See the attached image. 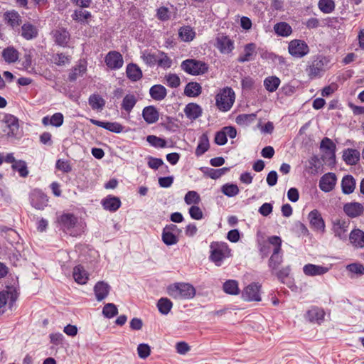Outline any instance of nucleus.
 Returning <instances> with one entry per match:
<instances>
[{
    "mask_svg": "<svg viewBox=\"0 0 364 364\" xmlns=\"http://www.w3.org/2000/svg\"><path fill=\"white\" fill-rule=\"evenodd\" d=\"M184 200L187 205H191L192 203L198 204L200 201V198L196 191H189L186 193L184 197Z\"/></svg>",
    "mask_w": 364,
    "mask_h": 364,
    "instance_id": "58",
    "label": "nucleus"
},
{
    "mask_svg": "<svg viewBox=\"0 0 364 364\" xmlns=\"http://www.w3.org/2000/svg\"><path fill=\"white\" fill-rule=\"evenodd\" d=\"M161 58H157V65L164 68V69H168L171 68L172 65V60L164 52L161 53Z\"/></svg>",
    "mask_w": 364,
    "mask_h": 364,
    "instance_id": "60",
    "label": "nucleus"
},
{
    "mask_svg": "<svg viewBox=\"0 0 364 364\" xmlns=\"http://www.w3.org/2000/svg\"><path fill=\"white\" fill-rule=\"evenodd\" d=\"M325 316L324 311L317 306H312L305 314V318L311 323L321 324Z\"/></svg>",
    "mask_w": 364,
    "mask_h": 364,
    "instance_id": "17",
    "label": "nucleus"
},
{
    "mask_svg": "<svg viewBox=\"0 0 364 364\" xmlns=\"http://www.w3.org/2000/svg\"><path fill=\"white\" fill-rule=\"evenodd\" d=\"M3 123L5 127L9 129L7 134L10 136H16L18 134L19 124L18 119L15 116L7 114L4 116Z\"/></svg>",
    "mask_w": 364,
    "mask_h": 364,
    "instance_id": "16",
    "label": "nucleus"
},
{
    "mask_svg": "<svg viewBox=\"0 0 364 364\" xmlns=\"http://www.w3.org/2000/svg\"><path fill=\"white\" fill-rule=\"evenodd\" d=\"M181 68L183 71L192 75L204 74L208 70V66L205 63L196 59L183 60L181 64Z\"/></svg>",
    "mask_w": 364,
    "mask_h": 364,
    "instance_id": "5",
    "label": "nucleus"
},
{
    "mask_svg": "<svg viewBox=\"0 0 364 364\" xmlns=\"http://www.w3.org/2000/svg\"><path fill=\"white\" fill-rule=\"evenodd\" d=\"M268 242L274 246L273 252H282V239L279 236H271L268 238Z\"/></svg>",
    "mask_w": 364,
    "mask_h": 364,
    "instance_id": "63",
    "label": "nucleus"
},
{
    "mask_svg": "<svg viewBox=\"0 0 364 364\" xmlns=\"http://www.w3.org/2000/svg\"><path fill=\"white\" fill-rule=\"evenodd\" d=\"M161 239L164 244L168 246L173 245L178 243V237L176 235L171 233L163 229Z\"/></svg>",
    "mask_w": 364,
    "mask_h": 364,
    "instance_id": "54",
    "label": "nucleus"
},
{
    "mask_svg": "<svg viewBox=\"0 0 364 364\" xmlns=\"http://www.w3.org/2000/svg\"><path fill=\"white\" fill-rule=\"evenodd\" d=\"M71 56L63 53L53 54L52 62L58 66H64L70 63Z\"/></svg>",
    "mask_w": 364,
    "mask_h": 364,
    "instance_id": "45",
    "label": "nucleus"
},
{
    "mask_svg": "<svg viewBox=\"0 0 364 364\" xmlns=\"http://www.w3.org/2000/svg\"><path fill=\"white\" fill-rule=\"evenodd\" d=\"M173 306L171 301L167 298H161L157 303V307L159 312L164 315H167Z\"/></svg>",
    "mask_w": 364,
    "mask_h": 364,
    "instance_id": "47",
    "label": "nucleus"
},
{
    "mask_svg": "<svg viewBox=\"0 0 364 364\" xmlns=\"http://www.w3.org/2000/svg\"><path fill=\"white\" fill-rule=\"evenodd\" d=\"M21 31V36L27 41L35 39L38 36V29L30 22L24 23Z\"/></svg>",
    "mask_w": 364,
    "mask_h": 364,
    "instance_id": "21",
    "label": "nucleus"
},
{
    "mask_svg": "<svg viewBox=\"0 0 364 364\" xmlns=\"http://www.w3.org/2000/svg\"><path fill=\"white\" fill-rule=\"evenodd\" d=\"M137 102V99L135 95L128 94L125 95L122 100V109L125 110L127 113L131 112Z\"/></svg>",
    "mask_w": 364,
    "mask_h": 364,
    "instance_id": "43",
    "label": "nucleus"
},
{
    "mask_svg": "<svg viewBox=\"0 0 364 364\" xmlns=\"http://www.w3.org/2000/svg\"><path fill=\"white\" fill-rule=\"evenodd\" d=\"M289 53L294 58H301L309 53L307 43L302 40L294 39L290 41L288 46Z\"/></svg>",
    "mask_w": 364,
    "mask_h": 364,
    "instance_id": "7",
    "label": "nucleus"
},
{
    "mask_svg": "<svg viewBox=\"0 0 364 364\" xmlns=\"http://www.w3.org/2000/svg\"><path fill=\"white\" fill-rule=\"evenodd\" d=\"M342 191L344 194L352 193L355 188V180L351 175L343 176L341 181Z\"/></svg>",
    "mask_w": 364,
    "mask_h": 364,
    "instance_id": "34",
    "label": "nucleus"
},
{
    "mask_svg": "<svg viewBox=\"0 0 364 364\" xmlns=\"http://www.w3.org/2000/svg\"><path fill=\"white\" fill-rule=\"evenodd\" d=\"M280 83V79L276 76L267 77L264 80V86L265 89L269 92L276 91Z\"/></svg>",
    "mask_w": 364,
    "mask_h": 364,
    "instance_id": "42",
    "label": "nucleus"
},
{
    "mask_svg": "<svg viewBox=\"0 0 364 364\" xmlns=\"http://www.w3.org/2000/svg\"><path fill=\"white\" fill-rule=\"evenodd\" d=\"M257 55L256 45L254 43H250L244 46V53L240 54L237 58L239 63H245L253 60Z\"/></svg>",
    "mask_w": 364,
    "mask_h": 364,
    "instance_id": "20",
    "label": "nucleus"
},
{
    "mask_svg": "<svg viewBox=\"0 0 364 364\" xmlns=\"http://www.w3.org/2000/svg\"><path fill=\"white\" fill-rule=\"evenodd\" d=\"M137 353L139 357L145 359L151 353V349L148 344L141 343L137 347Z\"/></svg>",
    "mask_w": 364,
    "mask_h": 364,
    "instance_id": "62",
    "label": "nucleus"
},
{
    "mask_svg": "<svg viewBox=\"0 0 364 364\" xmlns=\"http://www.w3.org/2000/svg\"><path fill=\"white\" fill-rule=\"evenodd\" d=\"M105 63L112 70H117L122 67L124 60L122 54L117 51H109L105 56Z\"/></svg>",
    "mask_w": 364,
    "mask_h": 364,
    "instance_id": "14",
    "label": "nucleus"
},
{
    "mask_svg": "<svg viewBox=\"0 0 364 364\" xmlns=\"http://www.w3.org/2000/svg\"><path fill=\"white\" fill-rule=\"evenodd\" d=\"M73 277L79 284H85L89 279V274L85 268L79 264L73 268Z\"/></svg>",
    "mask_w": 364,
    "mask_h": 364,
    "instance_id": "29",
    "label": "nucleus"
},
{
    "mask_svg": "<svg viewBox=\"0 0 364 364\" xmlns=\"http://www.w3.org/2000/svg\"><path fill=\"white\" fill-rule=\"evenodd\" d=\"M231 256V250L225 242L214 241L210 245L209 260L217 267H220L224 260Z\"/></svg>",
    "mask_w": 364,
    "mask_h": 364,
    "instance_id": "2",
    "label": "nucleus"
},
{
    "mask_svg": "<svg viewBox=\"0 0 364 364\" xmlns=\"http://www.w3.org/2000/svg\"><path fill=\"white\" fill-rule=\"evenodd\" d=\"M51 34L55 44L63 48L68 47L70 34L66 28H57L52 31Z\"/></svg>",
    "mask_w": 364,
    "mask_h": 364,
    "instance_id": "13",
    "label": "nucleus"
},
{
    "mask_svg": "<svg viewBox=\"0 0 364 364\" xmlns=\"http://www.w3.org/2000/svg\"><path fill=\"white\" fill-rule=\"evenodd\" d=\"M311 228L314 230L323 233L326 231V225L320 212L314 209L308 215Z\"/></svg>",
    "mask_w": 364,
    "mask_h": 364,
    "instance_id": "11",
    "label": "nucleus"
},
{
    "mask_svg": "<svg viewBox=\"0 0 364 364\" xmlns=\"http://www.w3.org/2000/svg\"><path fill=\"white\" fill-rule=\"evenodd\" d=\"M110 286L103 281L97 282L94 287L95 295L98 301L105 299L108 296Z\"/></svg>",
    "mask_w": 364,
    "mask_h": 364,
    "instance_id": "24",
    "label": "nucleus"
},
{
    "mask_svg": "<svg viewBox=\"0 0 364 364\" xmlns=\"http://www.w3.org/2000/svg\"><path fill=\"white\" fill-rule=\"evenodd\" d=\"M149 95L153 100L156 101H161L166 98L167 95V90L162 85H154L149 89Z\"/></svg>",
    "mask_w": 364,
    "mask_h": 364,
    "instance_id": "30",
    "label": "nucleus"
},
{
    "mask_svg": "<svg viewBox=\"0 0 364 364\" xmlns=\"http://www.w3.org/2000/svg\"><path fill=\"white\" fill-rule=\"evenodd\" d=\"M336 181L337 178L334 173H325L319 180V188L323 192H330L334 188Z\"/></svg>",
    "mask_w": 364,
    "mask_h": 364,
    "instance_id": "15",
    "label": "nucleus"
},
{
    "mask_svg": "<svg viewBox=\"0 0 364 364\" xmlns=\"http://www.w3.org/2000/svg\"><path fill=\"white\" fill-rule=\"evenodd\" d=\"M118 314V309L115 304L112 303H108L105 305L102 309V314L105 317L111 318L117 316Z\"/></svg>",
    "mask_w": 364,
    "mask_h": 364,
    "instance_id": "56",
    "label": "nucleus"
},
{
    "mask_svg": "<svg viewBox=\"0 0 364 364\" xmlns=\"http://www.w3.org/2000/svg\"><path fill=\"white\" fill-rule=\"evenodd\" d=\"M184 93L188 97H197L201 93V86L196 82H188L185 87Z\"/></svg>",
    "mask_w": 364,
    "mask_h": 364,
    "instance_id": "41",
    "label": "nucleus"
},
{
    "mask_svg": "<svg viewBox=\"0 0 364 364\" xmlns=\"http://www.w3.org/2000/svg\"><path fill=\"white\" fill-rule=\"evenodd\" d=\"M156 17L162 21H168L171 18L169 9L166 6L159 7L156 11Z\"/></svg>",
    "mask_w": 364,
    "mask_h": 364,
    "instance_id": "61",
    "label": "nucleus"
},
{
    "mask_svg": "<svg viewBox=\"0 0 364 364\" xmlns=\"http://www.w3.org/2000/svg\"><path fill=\"white\" fill-rule=\"evenodd\" d=\"M142 117L147 124H154L159 120V112L154 106L149 105L143 109Z\"/></svg>",
    "mask_w": 364,
    "mask_h": 364,
    "instance_id": "22",
    "label": "nucleus"
},
{
    "mask_svg": "<svg viewBox=\"0 0 364 364\" xmlns=\"http://www.w3.org/2000/svg\"><path fill=\"white\" fill-rule=\"evenodd\" d=\"M350 225V220L343 218H336L332 221V231L336 237L346 241L347 240V232Z\"/></svg>",
    "mask_w": 364,
    "mask_h": 364,
    "instance_id": "6",
    "label": "nucleus"
},
{
    "mask_svg": "<svg viewBox=\"0 0 364 364\" xmlns=\"http://www.w3.org/2000/svg\"><path fill=\"white\" fill-rule=\"evenodd\" d=\"M101 204L104 209L115 212L120 208L121 201L119 198L109 195L102 200Z\"/></svg>",
    "mask_w": 364,
    "mask_h": 364,
    "instance_id": "25",
    "label": "nucleus"
},
{
    "mask_svg": "<svg viewBox=\"0 0 364 364\" xmlns=\"http://www.w3.org/2000/svg\"><path fill=\"white\" fill-rule=\"evenodd\" d=\"M320 148L325 151L330 159H335L336 146L331 139L324 137L321 141Z\"/></svg>",
    "mask_w": 364,
    "mask_h": 364,
    "instance_id": "31",
    "label": "nucleus"
},
{
    "mask_svg": "<svg viewBox=\"0 0 364 364\" xmlns=\"http://www.w3.org/2000/svg\"><path fill=\"white\" fill-rule=\"evenodd\" d=\"M274 30L277 35L282 37H287L292 33L291 26L286 22H279L274 26Z\"/></svg>",
    "mask_w": 364,
    "mask_h": 364,
    "instance_id": "37",
    "label": "nucleus"
},
{
    "mask_svg": "<svg viewBox=\"0 0 364 364\" xmlns=\"http://www.w3.org/2000/svg\"><path fill=\"white\" fill-rule=\"evenodd\" d=\"M261 285L258 283L253 282L246 287L242 291V296L244 300L248 301H259Z\"/></svg>",
    "mask_w": 364,
    "mask_h": 364,
    "instance_id": "10",
    "label": "nucleus"
},
{
    "mask_svg": "<svg viewBox=\"0 0 364 364\" xmlns=\"http://www.w3.org/2000/svg\"><path fill=\"white\" fill-rule=\"evenodd\" d=\"M283 262L282 252H272L268 260V267L270 272H275L277 270L279 265Z\"/></svg>",
    "mask_w": 364,
    "mask_h": 364,
    "instance_id": "35",
    "label": "nucleus"
},
{
    "mask_svg": "<svg viewBox=\"0 0 364 364\" xmlns=\"http://www.w3.org/2000/svg\"><path fill=\"white\" fill-rule=\"evenodd\" d=\"M349 240L356 247H364V232L360 229L353 230L349 235Z\"/></svg>",
    "mask_w": 364,
    "mask_h": 364,
    "instance_id": "32",
    "label": "nucleus"
},
{
    "mask_svg": "<svg viewBox=\"0 0 364 364\" xmlns=\"http://www.w3.org/2000/svg\"><path fill=\"white\" fill-rule=\"evenodd\" d=\"M202 170L206 176H208L212 179H218L222 176L225 174L228 171H229L230 168L223 167V168H218V169H214V168H203Z\"/></svg>",
    "mask_w": 364,
    "mask_h": 364,
    "instance_id": "38",
    "label": "nucleus"
},
{
    "mask_svg": "<svg viewBox=\"0 0 364 364\" xmlns=\"http://www.w3.org/2000/svg\"><path fill=\"white\" fill-rule=\"evenodd\" d=\"M257 117L256 114H241L237 116L235 122L238 125L247 126L253 122Z\"/></svg>",
    "mask_w": 364,
    "mask_h": 364,
    "instance_id": "46",
    "label": "nucleus"
},
{
    "mask_svg": "<svg viewBox=\"0 0 364 364\" xmlns=\"http://www.w3.org/2000/svg\"><path fill=\"white\" fill-rule=\"evenodd\" d=\"M30 200L33 208L43 210L48 205V198L42 191L34 189L30 194Z\"/></svg>",
    "mask_w": 364,
    "mask_h": 364,
    "instance_id": "9",
    "label": "nucleus"
},
{
    "mask_svg": "<svg viewBox=\"0 0 364 364\" xmlns=\"http://www.w3.org/2000/svg\"><path fill=\"white\" fill-rule=\"evenodd\" d=\"M347 269L351 273L362 275L364 274V266L361 264L353 263L347 266Z\"/></svg>",
    "mask_w": 364,
    "mask_h": 364,
    "instance_id": "64",
    "label": "nucleus"
},
{
    "mask_svg": "<svg viewBox=\"0 0 364 364\" xmlns=\"http://www.w3.org/2000/svg\"><path fill=\"white\" fill-rule=\"evenodd\" d=\"M235 95L231 87H226L215 96L216 106L222 112L231 109L235 102Z\"/></svg>",
    "mask_w": 364,
    "mask_h": 364,
    "instance_id": "4",
    "label": "nucleus"
},
{
    "mask_svg": "<svg viewBox=\"0 0 364 364\" xmlns=\"http://www.w3.org/2000/svg\"><path fill=\"white\" fill-rule=\"evenodd\" d=\"M210 144L208 136L207 134L204 133L199 137L198 144L196 147L195 154L197 156H200L208 150Z\"/></svg>",
    "mask_w": 364,
    "mask_h": 364,
    "instance_id": "36",
    "label": "nucleus"
},
{
    "mask_svg": "<svg viewBox=\"0 0 364 364\" xmlns=\"http://www.w3.org/2000/svg\"><path fill=\"white\" fill-rule=\"evenodd\" d=\"M86 70V66L81 63L73 68L68 76L69 80L71 82L75 81L78 77L82 76Z\"/></svg>",
    "mask_w": 364,
    "mask_h": 364,
    "instance_id": "51",
    "label": "nucleus"
},
{
    "mask_svg": "<svg viewBox=\"0 0 364 364\" xmlns=\"http://www.w3.org/2000/svg\"><path fill=\"white\" fill-rule=\"evenodd\" d=\"M58 222L64 232L72 237H77L84 232V224L79 222L78 218L72 213H63Z\"/></svg>",
    "mask_w": 364,
    "mask_h": 364,
    "instance_id": "1",
    "label": "nucleus"
},
{
    "mask_svg": "<svg viewBox=\"0 0 364 364\" xmlns=\"http://www.w3.org/2000/svg\"><path fill=\"white\" fill-rule=\"evenodd\" d=\"M168 294L174 299H191L196 293L195 287L185 282H176L167 287Z\"/></svg>",
    "mask_w": 364,
    "mask_h": 364,
    "instance_id": "3",
    "label": "nucleus"
},
{
    "mask_svg": "<svg viewBox=\"0 0 364 364\" xmlns=\"http://www.w3.org/2000/svg\"><path fill=\"white\" fill-rule=\"evenodd\" d=\"M344 213L350 218H356L360 217L364 213V206L358 202H348L343 205Z\"/></svg>",
    "mask_w": 364,
    "mask_h": 364,
    "instance_id": "12",
    "label": "nucleus"
},
{
    "mask_svg": "<svg viewBox=\"0 0 364 364\" xmlns=\"http://www.w3.org/2000/svg\"><path fill=\"white\" fill-rule=\"evenodd\" d=\"M90 121L92 124L104 128L114 133H121L124 129V127L119 122H102L94 119H90Z\"/></svg>",
    "mask_w": 364,
    "mask_h": 364,
    "instance_id": "18",
    "label": "nucleus"
},
{
    "mask_svg": "<svg viewBox=\"0 0 364 364\" xmlns=\"http://www.w3.org/2000/svg\"><path fill=\"white\" fill-rule=\"evenodd\" d=\"M184 113L187 118L195 120L202 115V108L198 104L188 103L184 108Z\"/></svg>",
    "mask_w": 364,
    "mask_h": 364,
    "instance_id": "28",
    "label": "nucleus"
},
{
    "mask_svg": "<svg viewBox=\"0 0 364 364\" xmlns=\"http://www.w3.org/2000/svg\"><path fill=\"white\" fill-rule=\"evenodd\" d=\"M14 171H17L21 177H26L28 175V171L26 163L24 161L18 160L11 165Z\"/></svg>",
    "mask_w": 364,
    "mask_h": 364,
    "instance_id": "52",
    "label": "nucleus"
},
{
    "mask_svg": "<svg viewBox=\"0 0 364 364\" xmlns=\"http://www.w3.org/2000/svg\"><path fill=\"white\" fill-rule=\"evenodd\" d=\"M92 14L88 11H83L82 9L75 10L71 15L73 20L77 22H84L87 19L91 18Z\"/></svg>",
    "mask_w": 364,
    "mask_h": 364,
    "instance_id": "55",
    "label": "nucleus"
},
{
    "mask_svg": "<svg viewBox=\"0 0 364 364\" xmlns=\"http://www.w3.org/2000/svg\"><path fill=\"white\" fill-rule=\"evenodd\" d=\"M126 73L127 77L133 82H136L142 77V71L137 65L134 63L127 66Z\"/></svg>",
    "mask_w": 364,
    "mask_h": 364,
    "instance_id": "33",
    "label": "nucleus"
},
{
    "mask_svg": "<svg viewBox=\"0 0 364 364\" xmlns=\"http://www.w3.org/2000/svg\"><path fill=\"white\" fill-rule=\"evenodd\" d=\"M343 159L348 165H355L360 161V153L354 149H346L343 151Z\"/></svg>",
    "mask_w": 364,
    "mask_h": 364,
    "instance_id": "26",
    "label": "nucleus"
},
{
    "mask_svg": "<svg viewBox=\"0 0 364 364\" xmlns=\"http://www.w3.org/2000/svg\"><path fill=\"white\" fill-rule=\"evenodd\" d=\"M166 85L171 88H176L181 84V80L176 74L169 73L165 75Z\"/></svg>",
    "mask_w": 364,
    "mask_h": 364,
    "instance_id": "59",
    "label": "nucleus"
},
{
    "mask_svg": "<svg viewBox=\"0 0 364 364\" xmlns=\"http://www.w3.org/2000/svg\"><path fill=\"white\" fill-rule=\"evenodd\" d=\"M217 48L220 53L228 54L234 49V42L226 36H220L217 38Z\"/></svg>",
    "mask_w": 364,
    "mask_h": 364,
    "instance_id": "19",
    "label": "nucleus"
},
{
    "mask_svg": "<svg viewBox=\"0 0 364 364\" xmlns=\"http://www.w3.org/2000/svg\"><path fill=\"white\" fill-rule=\"evenodd\" d=\"M4 19L12 28H18L22 23V17L18 11L11 10L4 14Z\"/></svg>",
    "mask_w": 364,
    "mask_h": 364,
    "instance_id": "27",
    "label": "nucleus"
},
{
    "mask_svg": "<svg viewBox=\"0 0 364 364\" xmlns=\"http://www.w3.org/2000/svg\"><path fill=\"white\" fill-rule=\"evenodd\" d=\"M178 36L181 41L190 42L195 38L196 32L190 26H183L178 30Z\"/></svg>",
    "mask_w": 364,
    "mask_h": 364,
    "instance_id": "39",
    "label": "nucleus"
},
{
    "mask_svg": "<svg viewBox=\"0 0 364 364\" xmlns=\"http://www.w3.org/2000/svg\"><path fill=\"white\" fill-rule=\"evenodd\" d=\"M146 141L154 147L164 148L166 146V141L165 139L158 137L155 135H149L146 137Z\"/></svg>",
    "mask_w": 364,
    "mask_h": 364,
    "instance_id": "57",
    "label": "nucleus"
},
{
    "mask_svg": "<svg viewBox=\"0 0 364 364\" xmlns=\"http://www.w3.org/2000/svg\"><path fill=\"white\" fill-rule=\"evenodd\" d=\"M223 290L231 295H237L240 292L238 283L235 280H228L223 284Z\"/></svg>",
    "mask_w": 364,
    "mask_h": 364,
    "instance_id": "50",
    "label": "nucleus"
},
{
    "mask_svg": "<svg viewBox=\"0 0 364 364\" xmlns=\"http://www.w3.org/2000/svg\"><path fill=\"white\" fill-rule=\"evenodd\" d=\"M2 57L9 63H15L18 59V52L13 47H8L3 50Z\"/></svg>",
    "mask_w": 364,
    "mask_h": 364,
    "instance_id": "40",
    "label": "nucleus"
},
{
    "mask_svg": "<svg viewBox=\"0 0 364 364\" xmlns=\"http://www.w3.org/2000/svg\"><path fill=\"white\" fill-rule=\"evenodd\" d=\"M328 267L314 264H307L303 267L304 274L310 277L323 275L328 272Z\"/></svg>",
    "mask_w": 364,
    "mask_h": 364,
    "instance_id": "23",
    "label": "nucleus"
},
{
    "mask_svg": "<svg viewBox=\"0 0 364 364\" xmlns=\"http://www.w3.org/2000/svg\"><path fill=\"white\" fill-rule=\"evenodd\" d=\"M291 272V267L289 265L283 267L281 269H277V270H275V272H272L271 274L272 275H274L277 279L284 284L285 280L287 277H289Z\"/></svg>",
    "mask_w": 364,
    "mask_h": 364,
    "instance_id": "48",
    "label": "nucleus"
},
{
    "mask_svg": "<svg viewBox=\"0 0 364 364\" xmlns=\"http://www.w3.org/2000/svg\"><path fill=\"white\" fill-rule=\"evenodd\" d=\"M89 105L92 109H102L105 105V100L99 95H91L88 100Z\"/></svg>",
    "mask_w": 364,
    "mask_h": 364,
    "instance_id": "44",
    "label": "nucleus"
},
{
    "mask_svg": "<svg viewBox=\"0 0 364 364\" xmlns=\"http://www.w3.org/2000/svg\"><path fill=\"white\" fill-rule=\"evenodd\" d=\"M221 192L228 197H234L239 193L240 190L236 184L225 183L221 187Z\"/></svg>",
    "mask_w": 364,
    "mask_h": 364,
    "instance_id": "53",
    "label": "nucleus"
},
{
    "mask_svg": "<svg viewBox=\"0 0 364 364\" xmlns=\"http://www.w3.org/2000/svg\"><path fill=\"white\" fill-rule=\"evenodd\" d=\"M318 7L323 14H331L334 11L336 5L333 0H319Z\"/></svg>",
    "mask_w": 364,
    "mask_h": 364,
    "instance_id": "49",
    "label": "nucleus"
},
{
    "mask_svg": "<svg viewBox=\"0 0 364 364\" xmlns=\"http://www.w3.org/2000/svg\"><path fill=\"white\" fill-rule=\"evenodd\" d=\"M325 63L326 58L321 56H318L309 62L306 68V72L309 77L313 79L318 77L324 70Z\"/></svg>",
    "mask_w": 364,
    "mask_h": 364,
    "instance_id": "8",
    "label": "nucleus"
}]
</instances>
